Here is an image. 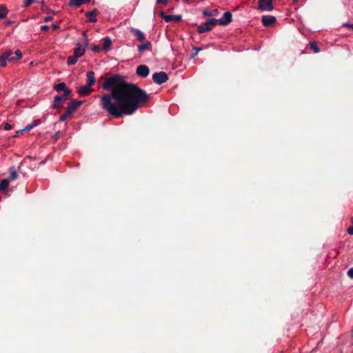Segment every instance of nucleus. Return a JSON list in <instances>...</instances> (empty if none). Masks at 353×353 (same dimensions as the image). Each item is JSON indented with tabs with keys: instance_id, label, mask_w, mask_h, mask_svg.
<instances>
[{
	"instance_id": "27",
	"label": "nucleus",
	"mask_w": 353,
	"mask_h": 353,
	"mask_svg": "<svg viewBox=\"0 0 353 353\" xmlns=\"http://www.w3.org/2000/svg\"><path fill=\"white\" fill-rule=\"evenodd\" d=\"M309 45L310 49L312 50L314 53H318L320 52V48H319L316 42H310Z\"/></svg>"
},
{
	"instance_id": "37",
	"label": "nucleus",
	"mask_w": 353,
	"mask_h": 353,
	"mask_svg": "<svg viewBox=\"0 0 353 353\" xmlns=\"http://www.w3.org/2000/svg\"><path fill=\"white\" fill-rule=\"evenodd\" d=\"M168 3V0H157V3H163L166 6Z\"/></svg>"
},
{
	"instance_id": "34",
	"label": "nucleus",
	"mask_w": 353,
	"mask_h": 353,
	"mask_svg": "<svg viewBox=\"0 0 353 353\" xmlns=\"http://www.w3.org/2000/svg\"><path fill=\"white\" fill-rule=\"evenodd\" d=\"M12 128V125L8 123H6L4 125V130H6V131L10 130Z\"/></svg>"
},
{
	"instance_id": "40",
	"label": "nucleus",
	"mask_w": 353,
	"mask_h": 353,
	"mask_svg": "<svg viewBox=\"0 0 353 353\" xmlns=\"http://www.w3.org/2000/svg\"><path fill=\"white\" fill-rule=\"evenodd\" d=\"M52 28L54 30H58V29H59L60 27L57 23H53L52 25Z\"/></svg>"
},
{
	"instance_id": "6",
	"label": "nucleus",
	"mask_w": 353,
	"mask_h": 353,
	"mask_svg": "<svg viewBox=\"0 0 353 353\" xmlns=\"http://www.w3.org/2000/svg\"><path fill=\"white\" fill-rule=\"evenodd\" d=\"M69 95H56L54 98L53 103L51 108L55 110L59 109L61 107V104L68 99Z\"/></svg>"
},
{
	"instance_id": "2",
	"label": "nucleus",
	"mask_w": 353,
	"mask_h": 353,
	"mask_svg": "<svg viewBox=\"0 0 353 353\" xmlns=\"http://www.w3.org/2000/svg\"><path fill=\"white\" fill-rule=\"evenodd\" d=\"M83 35V44H81V43H77L76 45V48L74 49V55H75L76 57L78 58L82 57L84 54L85 52V48L88 46V39L86 33L84 32Z\"/></svg>"
},
{
	"instance_id": "22",
	"label": "nucleus",
	"mask_w": 353,
	"mask_h": 353,
	"mask_svg": "<svg viewBox=\"0 0 353 353\" xmlns=\"http://www.w3.org/2000/svg\"><path fill=\"white\" fill-rule=\"evenodd\" d=\"M219 14V11L217 9H214L212 11L208 10H204L203 11V15L204 17H212V16H216Z\"/></svg>"
},
{
	"instance_id": "25",
	"label": "nucleus",
	"mask_w": 353,
	"mask_h": 353,
	"mask_svg": "<svg viewBox=\"0 0 353 353\" xmlns=\"http://www.w3.org/2000/svg\"><path fill=\"white\" fill-rule=\"evenodd\" d=\"M8 10L3 5H0V19L5 18L7 16Z\"/></svg>"
},
{
	"instance_id": "8",
	"label": "nucleus",
	"mask_w": 353,
	"mask_h": 353,
	"mask_svg": "<svg viewBox=\"0 0 353 353\" xmlns=\"http://www.w3.org/2000/svg\"><path fill=\"white\" fill-rule=\"evenodd\" d=\"M136 74L141 78H145L150 74V68L146 65H139L136 69Z\"/></svg>"
},
{
	"instance_id": "16",
	"label": "nucleus",
	"mask_w": 353,
	"mask_h": 353,
	"mask_svg": "<svg viewBox=\"0 0 353 353\" xmlns=\"http://www.w3.org/2000/svg\"><path fill=\"white\" fill-rule=\"evenodd\" d=\"M90 88L91 86L85 84V85L80 86L77 90V92L82 96L89 95L92 91Z\"/></svg>"
},
{
	"instance_id": "38",
	"label": "nucleus",
	"mask_w": 353,
	"mask_h": 353,
	"mask_svg": "<svg viewBox=\"0 0 353 353\" xmlns=\"http://www.w3.org/2000/svg\"><path fill=\"white\" fill-rule=\"evenodd\" d=\"M49 28H50V27L48 26H47V25H43V26H41V30L42 31L46 32V31H48L49 30Z\"/></svg>"
},
{
	"instance_id": "9",
	"label": "nucleus",
	"mask_w": 353,
	"mask_h": 353,
	"mask_svg": "<svg viewBox=\"0 0 353 353\" xmlns=\"http://www.w3.org/2000/svg\"><path fill=\"white\" fill-rule=\"evenodd\" d=\"M161 17L165 22L181 21L182 19L181 15L166 14L164 12H161Z\"/></svg>"
},
{
	"instance_id": "7",
	"label": "nucleus",
	"mask_w": 353,
	"mask_h": 353,
	"mask_svg": "<svg viewBox=\"0 0 353 353\" xmlns=\"http://www.w3.org/2000/svg\"><path fill=\"white\" fill-rule=\"evenodd\" d=\"M232 20V15L230 11L225 12L223 17L219 19H216L217 23L220 26H227Z\"/></svg>"
},
{
	"instance_id": "18",
	"label": "nucleus",
	"mask_w": 353,
	"mask_h": 353,
	"mask_svg": "<svg viewBox=\"0 0 353 353\" xmlns=\"http://www.w3.org/2000/svg\"><path fill=\"white\" fill-rule=\"evenodd\" d=\"M103 40V45L101 47V49L105 52H108L112 45V40L108 37H104Z\"/></svg>"
},
{
	"instance_id": "12",
	"label": "nucleus",
	"mask_w": 353,
	"mask_h": 353,
	"mask_svg": "<svg viewBox=\"0 0 353 353\" xmlns=\"http://www.w3.org/2000/svg\"><path fill=\"white\" fill-rule=\"evenodd\" d=\"M276 17L272 15H263L261 19L264 26H270L276 22Z\"/></svg>"
},
{
	"instance_id": "26",
	"label": "nucleus",
	"mask_w": 353,
	"mask_h": 353,
	"mask_svg": "<svg viewBox=\"0 0 353 353\" xmlns=\"http://www.w3.org/2000/svg\"><path fill=\"white\" fill-rule=\"evenodd\" d=\"M78 57H76L75 55L70 56L68 58L67 63L69 65H74L77 62Z\"/></svg>"
},
{
	"instance_id": "1",
	"label": "nucleus",
	"mask_w": 353,
	"mask_h": 353,
	"mask_svg": "<svg viewBox=\"0 0 353 353\" xmlns=\"http://www.w3.org/2000/svg\"><path fill=\"white\" fill-rule=\"evenodd\" d=\"M102 87L110 93L101 97L100 105L114 118L132 115L150 99V94L137 84L126 83L123 76L114 74L107 78Z\"/></svg>"
},
{
	"instance_id": "36",
	"label": "nucleus",
	"mask_w": 353,
	"mask_h": 353,
	"mask_svg": "<svg viewBox=\"0 0 353 353\" xmlns=\"http://www.w3.org/2000/svg\"><path fill=\"white\" fill-rule=\"evenodd\" d=\"M347 275L350 278L353 279V267L350 268L347 271Z\"/></svg>"
},
{
	"instance_id": "39",
	"label": "nucleus",
	"mask_w": 353,
	"mask_h": 353,
	"mask_svg": "<svg viewBox=\"0 0 353 353\" xmlns=\"http://www.w3.org/2000/svg\"><path fill=\"white\" fill-rule=\"evenodd\" d=\"M347 233L350 234V235H353V225L351 226V227H349L348 229H347Z\"/></svg>"
},
{
	"instance_id": "21",
	"label": "nucleus",
	"mask_w": 353,
	"mask_h": 353,
	"mask_svg": "<svg viewBox=\"0 0 353 353\" xmlns=\"http://www.w3.org/2000/svg\"><path fill=\"white\" fill-rule=\"evenodd\" d=\"M41 123V119H36L33 121L31 123L28 124L24 129H23L21 131H28L30 129H32L34 127H36L39 125Z\"/></svg>"
},
{
	"instance_id": "14",
	"label": "nucleus",
	"mask_w": 353,
	"mask_h": 353,
	"mask_svg": "<svg viewBox=\"0 0 353 353\" xmlns=\"http://www.w3.org/2000/svg\"><path fill=\"white\" fill-rule=\"evenodd\" d=\"M98 14L97 9H94L90 11H87L85 14V17L88 19V21L92 23H95L97 21L96 16Z\"/></svg>"
},
{
	"instance_id": "35",
	"label": "nucleus",
	"mask_w": 353,
	"mask_h": 353,
	"mask_svg": "<svg viewBox=\"0 0 353 353\" xmlns=\"http://www.w3.org/2000/svg\"><path fill=\"white\" fill-rule=\"evenodd\" d=\"M33 2V0H24L23 1V6L28 7Z\"/></svg>"
},
{
	"instance_id": "4",
	"label": "nucleus",
	"mask_w": 353,
	"mask_h": 353,
	"mask_svg": "<svg viewBox=\"0 0 353 353\" xmlns=\"http://www.w3.org/2000/svg\"><path fill=\"white\" fill-rule=\"evenodd\" d=\"M152 80L155 83L161 85L168 81V76L166 72L163 71L154 72L152 74Z\"/></svg>"
},
{
	"instance_id": "5",
	"label": "nucleus",
	"mask_w": 353,
	"mask_h": 353,
	"mask_svg": "<svg viewBox=\"0 0 353 353\" xmlns=\"http://www.w3.org/2000/svg\"><path fill=\"white\" fill-rule=\"evenodd\" d=\"M274 8L272 0H259L258 9L261 11H272Z\"/></svg>"
},
{
	"instance_id": "24",
	"label": "nucleus",
	"mask_w": 353,
	"mask_h": 353,
	"mask_svg": "<svg viewBox=\"0 0 353 353\" xmlns=\"http://www.w3.org/2000/svg\"><path fill=\"white\" fill-rule=\"evenodd\" d=\"M10 183L9 180L3 179L0 181V191H3L7 189Z\"/></svg>"
},
{
	"instance_id": "10",
	"label": "nucleus",
	"mask_w": 353,
	"mask_h": 353,
	"mask_svg": "<svg viewBox=\"0 0 353 353\" xmlns=\"http://www.w3.org/2000/svg\"><path fill=\"white\" fill-rule=\"evenodd\" d=\"M83 103V101H80V100H73L72 102H70L67 108H66V111L68 112V113H69L70 114H72L73 112H74Z\"/></svg>"
},
{
	"instance_id": "31",
	"label": "nucleus",
	"mask_w": 353,
	"mask_h": 353,
	"mask_svg": "<svg viewBox=\"0 0 353 353\" xmlns=\"http://www.w3.org/2000/svg\"><path fill=\"white\" fill-rule=\"evenodd\" d=\"M91 50L94 52H99L101 49V47L99 45H94L92 46L91 48Z\"/></svg>"
},
{
	"instance_id": "33",
	"label": "nucleus",
	"mask_w": 353,
	"mask_h": 353,
	"mask_svg": "<svg viewBox=\"0 0 353 353\" xmlns=\"http://www.w3.org/2000/svg\"><path fill=\"white\" fill-rule=\"evenodd\" d=\"M343 27H346L348 28V30H352L353 31V24L350 23H344L343 24Z\"/></svg>"
},
{
	"instance_id": "29",
	"label": "nucleus",
	"mask_w": 353,
	"mask_h": 353,
	"mask_svg": "<svg viewBox=\"0 0 353 353\" xmlns=\"http://www.w3.org/2000/svg\"><path fill=\"white\" fill-rule=\"evenodd\" d=\"M70 114L66 110L60 116L59 121H65Z\"/></svg>"
},
{
	"instance_id": "32",
	"label": "nucleus",
	"mask_w": 353,
	"mask_h": 353,
	"mask_svg": "<svg viewBox=\"0 0 353 353\" xmlns=\"http://www.w3.org/2000/svg\"><path fill=\"white\" fill-rule=\"evenodd\" d=\"M193 50H195V52L191 54L190 57H191L192 59V58H194V57L197 55L198 52H199L200 50H201V48H197V47H193Z\"/></svg>"
},
{
	"instance_id": "17",
	"label": "nucleus",
	"mask_w": 353,
	"mask_h": 353,
	"mask_svg": "<svg viewBox=\"0 0 353 353\" xmlns=\"http://www.w3.org/2000/svg\"><path fill=\"white\" fill-rule=\"evenodd\" d=\"M91 0H70L68 6L70 7L79 8L83 4L88 3Z\"/></svg>"
},
{
	"instance_id": "20",
	"label": "nucleus",
	"mask_w": 353,
	"mask_h": 353,
	"mask_svg": "<svg viewBox=\"0 0 353 353\" xmlns=\"http://www.w3.org/2000/svg\"><path fill=\"white\" fill-rule=\"evenodd\" d=\"M9 170L10 176L9 177L7 178V179L9 180V181L10 182L11 181L15 180L17 178L18 174L17 171L14 167H11Z\"/></svg>"
},
{
	"instance_id": "13",
	"label": "nucleus",
	"mask_w": 353,
	"mask_h": 353,
	"mask_svg": "<svg viewBox=\"0 0 353 353\" xmlns=\"http://www.w3.org/2000/svg\"><path fill=\"white\" fill-rule=\"evenodd\" d=\"M130 32L137 37V39L139 41H143L145 39V34L139 29L132 28L130 29Z\"/></svg>"
},
{
	"instance_id": "11",
	"label": "nucleus",
	"mask_w": 353,
	"mask_h": 353,
	"mask_svg": "<svg viewBox=\"0 0 353 353\" xmlns=\"http://www.w3.org/2000/svg\"><path fill=\"white\" fill-rule=\"evenodd\" d=\"M54 89L59 92H63L64 95H70L72 93V90L66 86L64 82L55 84Z\"/></svg>"
},
{
	"instance_id": "41",
	"label": "nucleus",
	"mask_w": 353,
	"mask_h": 353,
	"mask_svg": "<svg viewBox=\"0 0 353 353\" xmlns=\"http://www.w3.org/2000/svg\"><path fill=\"white\" fill-rule=\"evenodd\" d=\"M52 17L51 16H46L44 18V21L48 22V21L52 20Z\"/></svg>"
},
{
	"instance_id": "19",
	"label": "nucleus",
	"mask_w": 353,
	"mask_h": 353,
	"mask_svg": "<svg viewBox=\"0 0 353 353\" xmlns=\"http://www.w3.org/2000/svg\"><path fill=\"white\" fill-rule=\"evenodd\" d=\"M1 55L4 57L8 61H14V52L10 50H6L3 53H2Z\"/></svg>"
},
{
	"instance_id": "3",
	"label": "nucleus",
	"mask_w": 353,
	"mask_h": 353,
	"mask_svg": "<svg viewBox=\"0 0 353 353\" xmlns=\"http://www.w3.org/2000/svg\"><path fill=\"white\" fill-rule=\"evenodd\" d=\"M216 24H218L216 19L210 18L208 20H207L205 23L198 26L197 32L199 34H203L209 32L212 30V27Z\"/></svg>"
},
{
	"instance_id": "28",
	"label": "nucleus",
	"mask_w": 353,
	"mask_h": 353,
	"mask_svg": "<svg viewBox=\"0 0 353 353\" xmlns=\"http://www.w3.org/2000/svg\"><path fill=\"white\" fill-rule=\"evenodd\" d=\"M14 61L21 59L22 57V52H21V50H17L14 52Z\"/></svg>"
},
{
	"instance_id": "30",
	"label": "nucleus",
	"mask_w": 353,
	"mask_h": 353,
	"mask_svg": "<svg viewBox=\"0 0 353 353\" xmlns=\"http://www.w3.org/2000/svg\"><path fill=\"white\" fill-rule=\"evenodd\" d=\"M7 59L3 57L1 54L0 55V65L1 67H6L7 65Z\"/></svg>"
},
{
	"instance_id": "15",
	"label": "nucleus",
	"mask_w": 353,
	"mask_h": 353,
	"mask_svg": "<svg viewBox=\"0 0 353 353\" xmlns=\"http://www.w3.org/2000/svg\"><path fill=\"white\" fill-rule=\"evenodd\" d=\"M86 79L87 82L86 85H88V86H92L95 81V77H94V72L92 70H89L86 72Z\"/></svg>"
},
{
	"instance_id": "23",
	"label": "nucleus",
	"mask_w": 353,
	"mask_h": 353,
	"mask_svg": "<svg viewBox=\"0 0 353 353\" xmlns=\"http://www.w3.org/2000/svg\"><path fill=\"white\" fill-rule=\"evenodd\" d=\"M152 43L150 41H147L145 43L141 44L138 46V51L141 53L143 51L145 50H148L151 46Z\"/></svg>"
}]
</instances>
